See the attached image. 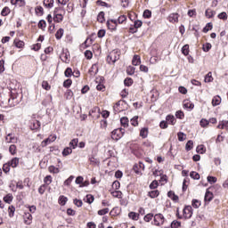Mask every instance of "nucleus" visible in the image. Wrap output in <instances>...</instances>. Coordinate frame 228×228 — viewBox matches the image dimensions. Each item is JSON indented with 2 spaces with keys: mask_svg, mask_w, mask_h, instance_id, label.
<instances>
[{
  "mask_svg": "<svg viewBox=\"0 0 228 228\" xmlns=\"http://www.w3.org/2000/svg\"><path fill=\"white\" fill-rule=\"evenodd\" d=\"M118 60H120V54H118L115 50L110 52L107 56V62L110 65H113L116 61H118Z\"/></svg>",
  "mask_w": 228,
  "mask_h": 228,
  "instance_id": "obj_1",
  "label": "nucleus"
},
{
  "mask_svg": "<svg viewBox=\"0 0 228 228\" xmlns=\"http://www.w3.org/2000/svg\"><path fill=\"white\" fill-rule=\"evenodd\" d=\"M125 133H126V130L124 128L114 129L111 132V138L112 140L118 141L120 140V138H122V136H124Z\"/></svg>",
  "mask_w": 228,
  "mask_h": 228,
  "instance_id": "obj_2",
  "label": "nucleus"
},
{
  "mask_svg": "<svg viewBox=\"0 0 228 228\" xmlns=\"http://www.w3.org/2000/svg\"><path fill=\"white\" fill-rule=\"evenodd\" d=\"M154 225H163L165 224V216L163 214H156L153 218Z\"/></svg>",
  "mask_w": 228,
  "mask_h": 228,
  "instance_id": "obj_3",
  "label": "nucleus"
},
{
  "mask_svg": "<svg viewBox=\"0 0 228 228\" xmlns=\"http://www.w3.org/2000/svg\"><path fill=\"white\" fill-rule=\"evenodd\" d=\"M183 217L185 218V220H187L188 218H191L192 215H193V208H191V206H186L183 210Z\"/></svg>",
  "mask_w": 228,
  "mask_h": 228,
  "instance_id": "obj_4",
  "label": "nucleus"
},
{
  "mask_svg": "<svg viewBox=\"0 0 228 228\" xmlns=\"http://www.w3.org/2000/svg\"><path fill=\"white\" fill-rule=\"evenodd\" d=\"M8 102H9L10 108H15V106H17V104H19V102H20L17 100V94H11V97L9 98Z\"/></svg>",
  "mask_w": 228,
  "mask_h": 228,
  "instance_id": "obj_5",
  "label": "nucleus"
},
{
  "mask_svg": "<svg viewBox=\"0 0 228 228\" xmlns=\"http://www.w3.org/2000/svg\"><path fill=\"white\" fill-rule=\"evenodd\" d=\"M117 26H118L117 20H107V28L110 31H116Z\"/></svg>",
  "mask_w": 228,
  "mask_h": 228,
  "instance_id": "obj_6",
  "label": "nucleus"
},
{
  "mask_svg": "<svg viewBox=\"0 0 228 228\" xmlns=\"http://www.w3.org/2000/svg\"><path fill=\"white\" fill-rule=\"evenodd\" d=\"M183 108L184 110H188V111H191V110L195 108V104H193V102H191L190 100H184Z\"/></svg>",
  "mask_w": 228,
  "mask_h": 228,
  "instance_id": "obj_7",
  "label": "nucleus"
},
{
  "mask_svg": "<svg viewBox=\"0 0 228 228\" xmlns=\"http://www.w3.org/2000/svg\"><path fill=\"white\" fill-rule=\"evenodd\" d=\"M167 20L172 24H175V22H179V14L178 13L169 14V16L167 17Z\"/></svg>",
  "mask_w": 228,
  "mask_h": 228,
  "instance_id": "obj_8",
  "label": "nucleus"
},
{
  "mask_svg": "<svg viewBox=\"0 0 228 228\" xmlns=\"http://www.w3.org/2000/svg\"><path fill=\"white\" fill-rule=\"evenodd\" d=\"M88 160L90 161V165H93V167H97L101 163L99 159L95 158V155L89 156Z\"/></svg>",
  "mask_w": 228,
  "mask_h": 228,
  "instance_id": "obj_9",
  "label": "nucleus"
},
{
  "mask_svg": "<svg viewBox=\"0 0 228 228\" xmlns=\"http://www.w3.org/2000/svg\"><path fill=\"white\" fill-rule=\"evenodd\" d=\"M166 122H167V124H170L171 126H175V122H177V119H175V117H174V115H167L166 117Z\"/></svg>",
  "mask_w": 228,
  "mask_h": 228,
  "instance_id": "obj_10",
  "label": "nucleus"
},
{
  "mask_svg": "<svg viewBox=\"0 0 228 228\" xmlns=\"http://www.w3.org/2000/svg\"><path fill=\"white\" fill-rule=\"evenodd\" d=\"M140 63H142V58H140V55H134L132 60V64L134 65L135 67H138Z\"/></svg>",
  "mask_w": 228,
  "mask_h": 228,
  "instance_id": "obj_11",
  "label": "nucleus"
},
{
  "mask_svg": "<svg viewBox=\"0 0 228 228\" xmlns=\"http://www.w3.org/2000/svg\"><path fill=\"white\" fill-rule=\"evenodd\" d=\"M217 129H226V130H228V120L219 121V124L217 126Z\"/></svg>",
  "mask_w": 228,
  "mask_h": 228,
  "instance_id": "obj_12",
  "label": "nucleus"
},
{
  "mask_svg": "<svg viewBox=\"0 0 228 228\" xmlns=\"http://www.w3.org/2000/svg\"><path fill=\"white\" fill-rule=\"evenodd\" d=\"M43 4L45 8L51 9L54 6V0H44Z\"/></svg>",
  "mask_w": 228,
  "mask_h": 228,
  "instance_id": "obj_13",
  "label": "nucleus"
},
{
  "mask_svg": "<svg viewBox=\"0 0 228 228\" xmlns=\"http://www.w3.org/2000/svg\"><path fill=\"white\" fill-rule=\"evenodd\" d=\"M222 102V98L219 95L214 96L212 99V106H219Z\"/></svg>",
  "mask_w": 228,
  "mask_h": 228,
  "instance_id": "obj_14",
  "label": "nucleus"
},
{
  "mask_svg": "<svg viewBox=\"0 0 228 228\" xmlns=\"http://www.w3.org/2000/svg\"><path fill=\"white\" fill-rule=\"evenodd\" d=\"M205 15L208 19H213L215 15H216V12L211 10V9H207L205 12Z\"/></svg>",
  "mask_w": 228,
  "mask_h": 228,
  "instance_id": "obj_15",
  "label": "nucleus"
},
{
  "mask_svg": "<svg viewBox=\"0 0 228 228\" xmlns=\"http://www.w3.org/2000/svg\"><path fill=\"white\" fill-rule=\"evenodd\" d=\"M99 72V68L97 67V64H93L92 67L89 69V74L91 76H95Z\"/></svg>",
  "mask_w": 228,
  "mask_h": 228,
  "instance_id": "obj_16",
  "label": "nucleus"
},
{
  "mask_svg": "<svg viewBox=\"0 0 228 228\" xmlns=\"http://www.w3.org/2000/svg\"><path fill=\"white\" fill-rule=\"evenodd\" d=\"M40 126H41L40 121L33 120L30 125V129H32V131H35V130L38 129L40 127Z\"/></svg>",
  "mask_w": 228,
  "mask_h": 228,
  "instance_id": "obj_17",
  "label": "nucleus"
},
{
  "mask_svg": "<svg viewBox=\"0 0 228 228\" xmlns=\"http://www.w3.org/2000/svg\"><path fill=\"white\" fill-rule=\"evenodd\" d=\"M5 142L7 143H17V142H19V138L15 135H12L11 137H5Z\"/></svg>",
  "mask_w": 228,
  "mask_h": 228,
  "instance_id": "obj_18",
  "label": "nucleus"
},
{
  "mask_svg": "<svg viewBox=\"0 0 228 228\" xmlns=\"http://www.w3.org/2000/svg\"><path fill=\"white\" fill-rule=\"evenodd\" d=\"M213 200V192L207 190L205 193V202H211Z\"/></svg>",
  "mask_w": 228,
  "mask_h": 228,
  "instance_id": "obj_19",
  "label": "nucleus"
},
{
  "mask_svg": "<svg viewBox=\"0 0 228 228\" xmlns=\"http://www.w3.org/2000/svg\"><path fill=\"white\" fill-rule=\"evenodd\" d=\"M148 197L150 199H157V197H159V191L155 190L148 192Z\"/></svg>",
  "mask_w": 228,
  "mask_h": 228,
  "instance_id": "obj_20",
  "label": "nucleus"
},
{
  "mask_svg": "<svg viewBox=\"0 0 228 228\" xmlns=\"http://www.w3.org/2000/svg\"><path fill=\"white\" fill-rule=\"evenodd\" d=\"M24 220H25V224L27 225H29L31 224V220H33V216H31V214L27 213L24 215Z\"/></svg>",
  "mask_w": 228,
  "mask_h": 228,
  "instance_id": "obj_21",
  "label": "nucleus"
},
{
  "mask_svg": "<svg viewBox=\"0 0 228 228\" xmlns=\"http://www.w3.org/2000/svg\"><path fill=\"white\" fill-rule=\"evenodd\" d=\"M120 124L122 127H127L129 126V118L127 117L121 118Z\"/></svg>",
  "mask_w": 228,
  "mask_h": 228,
  "instance_id": "obj_22",
  "label": "nucleus"
},
{
  "mask_svg": "<svg viewBox=\"0 0 228 228\" xmlns=\"http://www.w3.org/2000/svg\"><path fill=\"white\" fill-rule=\"evenodd\" d=\"M8 163L12 168H17V167L19 166V158H13Z\"/></svg>",
  "mask_w": 228,
  "mask_h": 228,
  "instance_id": "obj_23",
  "label": "nucleus"
},
{
  "mask_svg": "<svg viewBox=\"0 0 228 228\" xmlns=\"http://www.w3.org/2000/svg\"><path fill=\"white\" fill-rule=\"evenodd\" d=\"M138 167H139V168H141V170H145V165L142 162H139V165L134 166V170L135 174H140V171L138 170Z\"/></svg>",
  "mask_w": 228,
  "mask_h": 228,
  "instance_id": "obj_24",
  "label": "nucleus"
},
{
  "mask_svg": "<svg viewBox=\"0 0 228 228\" xmlns=\"http://www.w3.org/2000/svg\"><path fill=\"white\" fill-rule=\"evenodd\" d=\"M13 44L18 49H22L24 47V42L19 39H14Z\"/></svg>",
  "mask_w": 228,
  "mask_h": 228,
  "instance_id": "obj_25",
  "label": "nucleus"
},
{
  "mask_svg": "<svg viewBox=\"0 0 228 228\" xmlns=\"http://www.w3.org/2000/svg\"><path fill=\"white\" fill-rule=\"evenodd\" d=\"M205 83H213V73L209 71L206 76H205Z\"/></svg>",
  "mask_w": 228,
  "mask_h": 228,
  "instance_id": "obj_26",
  "label": "nucleus"
},
{
  "mask_svg": "<svg viewBox=\"0 0 228 228\" xmlns=\"http://www.w3.org/2000/svg\"><path fill=\"white\" fill-rule=\"evenodd\" d=\"M140 136L147 138V136H149V129L147 127L142 128L140 131Z\"/></svg>",
  "mask_w": 228,
  "mask_h": 228,
  "instance_id": "obj_27",
  "label": "nucleus"
},
{
  "mask_svg": "<svg viewBox=\"0 0 228 228\" xmlns=\"http://www.w3.org/2000/svg\"><path fill=\"white\" fill-rule=\"evenodd\" d=\"M13 200V195L12 194H7L6 196L4 197V202H6V204H12Z\"/></svg>",
  "mask_w": 228,
  "mask_h": 228,
  "instance_id": "obj_28",
  "label": "nucleus"
},
{
  "mask_svg": "<svg viewBox=\"0 0 228 228\" xmlns=\"http://www.w3.org/2000/svg\"><path fill=\"white\" fill-rule=\"evenodd\" d=\"M10 7L5 6L3 8L2 12H1V16L2 17H6L8 15H10Z\"/></svg>",
  "mask_w": 228,
  "mask_h": 228,
  "instance_id": "obj_29",
  "label": "nucleus"
},
{
  "mask_svg": "<svg viewBox=\"0 0 228 228\" xmlns=\"http://www.w3.org/2000/svg\"><path fill=\"white\" fill-rule=\"evenodd\" d=\"M77 143H79V139L75 138L73 140L70 141L69 142V147L71 149H76V147H77Z\"/></svg>",
  "mask_w": 228,
  "mask_h": 228,
  "instance_id": "obj_30",
  "label": "nucleus"
},
{
  "mask_svg": "<svg viewBox=\"0 0 228 228\" xmlns=\"http://www.w3.org/2000/svg\"><path fill=\"white\" fill-rule=\"evenodd\" d=\"M53 20L55 22H61V20H63V15H61V13H53Z\"/></svg>",
  "mask_w": 228,
  "mask_h": 228,
  "instance_id": "obj_31",
  "label": "nucleus"
},
{
  "mask_svg": "<svg viewBox=\"0 0 228 228\" xmlns=\"http://www.w3.org/2000/svg\"><path fill=\"white\" fill-rule=\"evenodd\" d=\"M64 30L63 28H59L55 34V38L57 40H61V37H63Z\"/></svg>",
  "mask_w": 228,
  "mask_h": 228,
  "instance_id": "obj_32",
  "label": "nucleus"
},
{
  "mask_svg": "<svg viewBox=\"0 0 228 228\" xmlns=\"http://www.w3.org/2000/svg\"><path fill=\"white\" fill-rule=\"evenodd\" d=\"M48 170L50 174H60V168L54 167V166H50L48 167Z\"/></svg>",
  "mask_w": 228,
  "mask_h": 228,
  "instance_id": "obj_33",
  "label": "nucleus"
},
{
  "mask_svg": "<svg viewBox=\"0 0 228 228\" xmlns=\"http://www.w3.org/2000/svg\"><path fill=\"white\" fill-rule=\"evenodd\" d=\"M135 70H136V68H134L133 66H128L126 68V74L128 76H133L134 74Z\"/></svg>",
  "mask_w": 228,
  "mask_h": 228,
  "instance_id": "obj_34",
  "label": "nucleus"
},
{
  "mask_svg": "<svg viewBox=\"0 0 228 228\" xmlns=\"http://www.w3.org/2000/svg\"><path fill=\"white\" fill-rule=\"evenodd\" d=\"M182 53L184 54V56H188V54H190V45H184L182 47Z\"/></svg>",
  "mask_w": 228,
  "mask_h": 228,
  "instance_id": "obj_35",
  "label": "nucleus"
},
{
  "mask_svg": "<svg viewBox=\"0 0 228 228\" xmlns=\"http://www.w3.org/2000/svg\"><path fill=\"white\" fill-rule=\"evenodd\" d=\"M190 177H191V179H195L196 181H199V179H200V175L195 171H191L190 173Z\"/></svg>",
  "mask_w": 228,
  "mask_h": 228,
  "instance_id": "obj_36",
  "label": "nucleus"
},
{
  "mask_svg": "<svg viewBox=\"0 0 228 228\" xmlns=\"http://www.w3.org/2000/svg\"><path fill=\"white\" fill-rule=\"evenodd\" d=\"M9 152L12 156H15L17 154V146L15 144L11 145L9 147Z\"/></svg>",
  "mask_w": 228,
  "mask_h": 228,
  "instance_id": "obj_37",
  "label": "nucleus"
},
{
  "mask_svg": "<svg viewBox=\"0 0 228 228\" xmlns=\"http://www.w3.org/2000/svg\"><path fill=\"white\" fill-rule=\"evenodd\" d=\"M67 200H69V199L65 196H60L59 198V204L61 206H65L67 204Z\"/></svg>",
  "mask_w": 228,
  "mask_h": 228,
  "instance_id": "obj_38",
  "label": "nucleus"
},
{
  "mask_svg": "<svg viewBox=\"0 0 228 228\" xmlns=\"http://www.w3.org/2000/svg\"><path fill=\"white\" fill-rule=\"evenodd\" d=\"M213 29V23L208 22L207 25L203 28V33H208V31H211Z\"/></svg>",
  "mask_w": 228,
  "mask_h": 228,
  "instance_id": "obj_39",
  "label": "nucleus"
},
{
  "mask_svg": "<svg viewBox=\"0 0 228 228\" xmlns=\"http://www.w3.org/2000/svg\"><path fill=\"white\" fill-rule=\"evenodd\" d=\"M69 154H72V148L71 147H66L62 151V156H69Z\"/></svg>",
  "mask_w": 228,
  "mask_h": 228,
  "instance_id": "obj_40",
  "label": "nucleus"
},
{
  "mask_svg": "<svg viewBox=\"0 0 228 228\" xmlns=\"http://www.w3.org/2000/svg\"><path fill=\"white\" fill-rule=\"evenodd\" d=\"M200 201L199 200H192L191 206L192 208H195V209H199L200 208Z\"/></svg>",
  "mask_w": 228,
  "mask_h": 228,
  "instance_id": "obj_41",
  "label": "nucleus"
},
{
  "mask_svg": "<svg viewBox=\"0 0 228 228\" xmlns=\"http://www.w3.org/2000/svg\"><path fill=\"white\" fill-rule=\"evenodd\" d=\"M191 149H193V141L190 140L185 144V151H191Z\"/></svg>",
  "mask_w": 228,
  "mask_h": 228,
  "instance_id": "obj_42",
  "label": "nucleus"
},
{
  "mask_svg": "<svg viewBox=\"0 0 228 228\" xmlns=\"http://www.w3.org/2000/svg\"><path fill=\"white\" fill-rule=\"evenodd\" d=\"M44 183L46 184V186H49V184H51V183H53V176L51 175H46L44 178Z\"/></svg>",
  "mask_w": 228,
  "mask_h": 228,
  "instance_id": "obj_43",
  "label": "nucleus"
},
{
  "mask_svg": "<svg viewBox=\"0 0 228 228\" xmlns=\"http://www.w3.org/2000/svg\"><path fill=\"white\" fill-rule=\"evenodd\" d=\"M188 183H190V178H184L182 188L183 191H186V190H188Z\"/></svg>",
  "mask_w": 228,
  "mask_h": 228,
  "instance_id": "obj_44",
  "label": "nucleus"
},
{
  "mask_svg": "<svg viewBox=\"0 0 228 228\" xmlns=\"http://www.w3.org/2000/svg\"><path fill=\"white\" fill-rule=\"evenodd\" d=\"M178 136V141L179 142H184V140H186V134L183 133V132H179L177 134Z\"/></svg>",
  "mask_w": 228,
  "mask_h": 228,
  "instance_id": "obj_45",
  "label": "nucleus"
},
{
  "mask_svg": "<svg viewBox=\"0 0 228 228\" xmlns=\"http://www.w3.org/2000/svg\"><path fill=\"white\" fill-rule=\"evenodd\" d=\"M211 47V43H206L205 45H203L202 50L204 51V53H209Z\"/></svg>",
  "mask_w": 228,
  "mask_h": 228,
  "instance_id": "obj_46",
  "label": "nucleus"
},
{
  "mask_svg": "<svg viewBox=\"0 0 228 228\" xmlns=\"http://www.w3.org/2000/svg\"><path fill=\"white\" fill-rule=\"evenodd\" d=\"M97 20L98 22H104L105 19H104V12H100L98 16H97Z\"/></svg>",
  "mask_w": 228,
  "mask_h": 228,
  "instance_id": "obj_47",
  "label": "nucleus"
},
{
  "mask_svg": "<svg viewBox=\"0 0 228 228\" xmlns=\"http://www.w3.org/2000/svg\"><path fill=\"white\" fill-rule=\"evenodd\" d=\"M131 125L134 126V127H136L138 126V116H134L130 119Z\"/></svg>",
  "mask_w": 228,
  "mask_h": 228,
  "instance_id": "obj_48",
  "label": "nucleus"
},
{
  "mask_svg": "<svg viewBox=\"0 0 228 228\" xmlns=\"http://www.w3.org/2000/svg\"><path fill=\"white\" fill-rule=\"evenodd\" d=\"M142 17L144 19H151V17H152V12L149 11V10H145L143 12Z\"/></svg>",
  "mask_w": 228,
  "mask_h": 228,
  "instance_id": "obj_49",
  "label": "nucleus"
},
{
  "mask_svg": "<svg viewBox=\"0 0 228 228\" xmlns=\"http://www.w3.org/2000/svg\"><path fill=\"white\" fill-rule=\"evenodd\" d=\"M175 117H176V118L183 120V118H184V112H183V110H177L175 112Z\"/></svg>",
  "mask_w": 228,
  "mask_h": 228,
  "instance_id": "obj_50",
  "label": "nucleus"
},
{
  "mask_svg": "<svg viewBox=\"0 0 228 228\" xmlns=\"http://www.w3.org/2000/svg\"><path fill=\"white\" fill-rule=\"evenodd\" d=\"M94 200V195L91 194H87L86 197V202H87V204H92Z\"/></svg>",
  "mask_w": 228,
  "mask_h": 228,
  "instance_id": "obj_51",
  "label": "nucleus"
},
{
  "mask_svg": "<svg viewBox=\"0 0 228 228\" xmlns=\"http://www.w3.org/2000/svg\"><path fill=\"white\" fill-rule=\"evenodd\" d=\"M112 197H115L116 199H120L122 197V191H114L111 192Z\"/></svg>",
  "mask_w": 228,
  "mask_h": 228,
  "instance_id": "obj_52",
  "label": "nucleus"
},
{
  "mask_svg": "<svg viewBox=\"0 0 228 228\" xmlns=\"http://www.w3.org/2000/svg\"><path fill=\"white\" fill-rule=\"evenodd\" d=\"M108 213H110V208H108L101 209V210L98 211V215L100 216H102L104 215H108Z\"/></svg>",
  "mask_w": 228,
  "mask_h": 228,
  "instance_id": "obj_53",
  "label": "nucleus"
},
{
  "mask_svg": "<svg viewBox=\"0 0 228 228\" xmlns=\"http://www.w3.org/2000/svg\"><path fill=\"white\" fill-rule=\"evenodd\" d=\"M200 126H201V127H206L207 126H209V120H208L206 118H202L200 121Z\"/></svg>",
  "mask_w": 228,
  "mask_h": 228,
  "instance_id": "obj_54",
  "label": "nucleus"
},
{
  "mask_svg": "<svg viewBox=\"0 0 228 228\" xmlns=\"http://www.w3.org/2000/svg\"><path fill=\"white\" fill-rule=\"evenodd\" d=\"M71 85H72V80L70 78H68L63 82L64 88H70Z\"/></svg>",
  "mask_w": 228,
  "mask_h": 228,
  "instance_id": "obj_55",
  "label": "nucleus"
},
{
  "mask_svg": "<svg viewBox=\"0 0 228 228\" xmlns=\"http://www.w3.org/2000/svg\"><path fill=\"white\" fill-rule=\"evenodd\" d=\"M8 211H9V216L12 218L13 215H15V207L10 206L8 208Z\"/></svg>",
  "mask_w": 228,
  "mask_h": 228,
  "instance_id": "obj_56",
  "label": "nucleus"
},
{
  "mask_svg": "<svg viewBox=\"0 0 228 228\" xmlns=\"http://www.w3.org/2000/svg\"><path fill=\"white\" fill-rule=\"evenodd\" d=\"M10 167H12L10 165V163H6V164H4L3 166V171L4 172V174H8V172H10Z\"/></svg>",
  "mask_w": 228,
  "mask_h": 228,
  "instance_id": "obj_57",
  "label": "nucleus"
},
{
  "mask_svg": "<svg viewBox=\"0 0 228 228\" xmlns=\"http://www.w3.org/2000/svg\"><path fill=\"white\" fill-rule=\"evenodd\" d=\"M64 74L66 77H72V69L67 68L64 71Z\"/></svg>",
  "mask_w": 228,
  "mask_h": 228,
  "instance_id": "obj_58",
  "label": "nucleus"
},
{
  "mask_svg": "<svg viewBox=\"0 0 228 228\" xmlns=\"http://www.w3.org/2000/svg\"><path fill=\"white\" fill-rule=\"evenodd\" d=\"M178 227H181V222L175 220L171 223V228H178Z\"/></svg>",
  "mask_w": 228,
  "mask_h": 228,
  "instance_id": "obj_59",
  "label": "nucleus"
},
{
  "mask_svg": "<svg viewBox=\"0 0 228 228\" xmlns=\"http://www.w3.org/2000/svg\"><path fill=\"white\" fill-rule=\"evenodd\" d=\"M124 85H125V86H131V85H133V80H132V78L126 77V78L124 80Z\"/></svg>",
  "mask_w": 228,
  "mask_h": 228,
  "instance_id": "obj_60",
  "label": "nucleus"
},
{
  "mask_svg": "<svg viewBox=\"0 0 228 228\" xmlns=\"http://www.w3.org/2000/svg\"><path fill=\"white\" fill-rule=\"evenodd\" d=\"M129 218H131L132 220H138V214H136L135 212H130L128 214Z\"/></svg>",
  "mask_w": 228,
  "mask_h": 228,
  "instance_id": "obj_61",
  "label": "nucleus"
},
{
  "mask_svg": "<svg viewBox=\"0 0 228 228\" xmlns=\"http://www.w3.org/2000/svg\"><path fill=\"white\" fill-rule=\"evenodd\" d=\"M159 183L157 180L152 181V183L150 184V189L151 190H156L158 188Z\"/></svg>",
  "mask_w": 228,
  "mask_h": 228,
  "instance_id": "obj_62",
  "label": "nucleus"
},
{
  "mask_svg": "<svg viewBox=\"0 0 228 228\" xmlns=\"http://www.w3.org/2000/svg\"><path fill=\"white\" fill-rule=\"evenodd\" d=\"M152 218H154V215L153 214H147L144 216V222H151V220H152Z\"/></svg>",
  "mask_w": 228,
  "mask_h": 228,
  "instance_id": "obj_63",
  "label": "nucleus"
},
{
  "mask_svg": "<svg viewBox=\"0 0 228 228\" xmlns=\"http://www.w3.org/2000/svg\"><path fill=\"white\" fill-rule=\"evenodd\" d=\"M112 188L114 190H118L120 188V182L114 181L113 183H112Z\"/></svg>",
  "mask_w": 228,
  "mask_h": 228,
  "instance_id": "obj_64",
  "label": "nucleus"
}]
</instances>
